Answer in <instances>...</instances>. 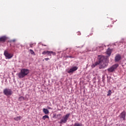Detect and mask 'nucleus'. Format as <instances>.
<instances>
[{"mask_svg":"<svg viewBox=\"0 0 126 126\" xmlns=\"http://www.w3.org/2000/svg\"><path fill=\"white\" fill-rule=\"evenodd\" d=\"M98 63L99 69H104L108 66L109 60L104 56H98Z\"/></svg>","mask_w":126,"mask_h":126,"instance_id":"f257e3e1","label":"nucleus"},{"mask_svg":"<svg viewBox=\"0 0 126 126\" xmlns=\"http://www.w3.org/2000/svg\"><path fill=\"white\" fill-rule=\"evenodd\" d=\"M29 69L26 68H23L21 70L20 72L18 74L19 78L22 79L25 77L26 75L29 74Z\"/></svg>","mask_w":126,"mask_h":126,"instance_id":"f03ea898","label":"nucleus"},{"mask_svg":"<svg viewBox=\"0 0 126 126\" xmlns=\"http://www.w3.org/2000/svg\"><path fill=\"white\" fill-rule=\"evenodd\" d=\"M70 116V113H67L64 116H63V119L61 120L59 124H65L67 122Z\"/></svg>","mask_w":126,"mask_h":126,"instance_id":"7ed1b4c3","label":"nucleus"},{"mask_svg":"<svg viewBox=\"0 0 126 126\" xmlns=\"http://www.w3.org/2000/svg\"><path fill=\"white\" fill-rule=\"evenodd\" d=\"M3 93L6 96H11L12 91L10 89L6 88L3 90Z\"/></svg>","mask_w":126,"mask_h":126,"instance_id":"20e7f679","label":"nucleus"},{"mask_svg":"<svg viewBox=\"0 0 126 126\" xmlns=\"http://www.w3.org/2000/svg\"><path fill=\"white\" fill-rule=\"evenodd\" d=\"M118 66H119L118 64H115L111 66L110 67L108 68L107 69V71L108 72H114L116 69L118 68Z\"/></svg>","mask_w":126,"mask_h":126,"instance_id":"39448f33","label":"nucleus"},{"mask_svg":"<svg viewBox=\"0 0 126 126\" xmlns=\"http://www.w3.org/2000/svg\"><path fill=\"white\" fill-rule=\"evenodd\" d=\"M4 56H5L6 59L9 60L13 57V54L8 53L7 50H5L4 52Z\"/></svg>","mask_w":126,"mask_h":126,"instance_id":"423d86ee","label":"nucleus"},{"mask_svg":"<svg viewBox=\"0 0 126 126\" xmlns=\"http://www.w3.org/2000/svg\"><path fill=\"white\" fill-rule=\"evenodd\" d=\"M77 69H78V67L77 66H73L69 70L67 71L68 73H72L73 72H74V71H76Z\"/></svg>","mask_w":126,"mask_h":126,"instance_id":"0eeeda50","label":"nucleus"},{"mask_svg":"<svg viewBox=\"0 0 126 126\" xmlns=\"http://www.w3.org/2000/svg\"><path fill=\"white\" fill-rule=\"evenodd\" d=\"M121 59H122V56H121V55H117L115 58V62H119V61H121Z\"/></svg>","mask_w":126,"mask_h":126,"instance_id":"6e6552de","label":"nucleus"},{"mask_svg":"<svg viewBox=\"0 0 126 126\" xmlns=\"http://www.w3.org/2000/svg\"><path fill=\"white\" fill-rule=\"evenodd\" d=\"M6 39H7L6 36H2L0 37V42H4L6 40Z\"/></svg>","mask_w":126,"mask_h":126,"instance_id":"1a4fd4ad","label":"nucleus"},{"mask_svg":"<svg viewBox=\"0 0 126 126\" xmlns=\"http://www.w3.org/2000/svg\"><path fill=\"white\" fill-rule=\"evenodd\" d=\"M120 118L125 120L126 118V112H123L121 114Z\"/></svg>","mask_w":126,"mask_h":126,"instance_id":"9d476101","label":"nucleus"},{"mask_svg":"<svg viewBox=\"0 0 126 126\" xmlns=\"http://www.w3.org/2000/svg\"><path fill=\"white\" fill-rule=\"evenodd\" d=\"M47 55H48V56H51L52 55H53V56H56V52L47 51Z\"/></svg>","mask_w":126,"mask_h":126,"instance_id":"9b49d317","label":"nucleus"},{"mask_svg":"<svg viewBox=\"0 0 126 126\" xmlns=\"http://www.w3.org/2000/svg\"><path fill=\"white\" fill-rule=\"evenodd\" d=\"M21 119H22V117H21V116H17L16 117H15L14 118V120L15 121H20V120H21Z\"/></svg>","mask_w":126,"mask_h":126,"instance_id":"f8f14e48","label":"nucleus"},{"mask_svg":"<svg viewBox=\"0 0 126 126\" xmlns=\"http://www.w3.org/2000/svg\"><path fill=\"white\" fill-rule=\"evenodd\" d=\"M98 64H99V61L95 62V63H94L92 65V68H94L95 66H96V65H98Z\"/></svg>","mask_w":126,"mask_h":126,"instance_id":"ddd939ff","label":"nucleus"},{"mask_svg":"<svg viewBox=\"0 0 126 126\" xmlns=\"http://www.w3.org/2000/svg\"><path fill=\"white\" fill-rule=\"evenodd\" d=\"M43 112L46 115H47V114L49 113V110L47 109H46V108H43Z\"/></svg>","mask_w":126,"mask_h":126,"instance_id":"4468645a","label":"nucleus"},{"mask_svg":"<svg viewBox=\"0 0 126 126\" xmlns=\"http://www.w3.org/2000/svg\"><path fill=\"white\" fill-rule=\"evenodd\" d=\"M24 100H25V98H24V97L23 96H19L18 98L19 101H24Z\"/></svg>","mask_w":126,"mask_h":126,"instance_id":"2eb2a0df","label":"nucleus"},{"mask_svg":"<svg viewBox=\"0 0 126 126\" xmlns=\"http://www.w3.org/2000/svg\"><path fill=\"white\" fill-rule=\"evenodd\" d=\"M83 125L81 123H76L74 124V126H83Z\"/></svg>","mask_w":126,"mask_h":126,"instance_id":"dca6fc26","label":"nucleus"},{"mask_svg":"<svg viewBox=\"0 0 126 126\" xmlns=\"http://www.w3.org/2000/svg\"><path fill=\"white\" fill-rule=\"evenodd\" d=\"M106 54L109 56H111V50H110V48L108 49L107 51H106Z\"/></svg>","mask_w":126,"mask_h":126,"instance_id":"f3484780","label":"nucleus"},{"mask_svg":"<svg viewBox=\"0 0 126 126\" xmlns=\"http://www.w3.org/2000/svg\"><path fill=\"white\" fill-rule=\"evenodd\" d=\"M46 119H49V116L45 115L42 117V120H43L44 121H45V120H46Z\"/></svg>","mask_w":126,"mask_h":126,"instance_id":"a211bd4d","label":"nucleus"},{"mask_svg":"<svg viewBox=\"0 0 126 126\" xmlns=\"http://www.w3.org/2000/svg\"><path fill=\"white\" fill-rule=\"evenodd\" d=\"M107 95L108 96H111V94H112V91L109 90L107 92Z\"/></svg>","mask_w":126,"mask_h":126,"instance_id":"6ab92c4d","label":"nucleus"},{"mask_svg":"<svg viewBox=\"0 0 126 126\" xmlns=\"http://www.w3.org/2000/svg\"><path fill=\"white\" fill-rule=\"evenodd\" d=\"M61 116H62V114H57V117H59L58 118V120H61Z\"/></svg>","mask_w":126,"mask_h":126,"instance_id":"aec40b11","label":"nucleus"},{"mask_svg":"<svg viewBox=\"0 0 126 126\" xmlns=\"http://www.w3.org/2000/svg\"><path fill=\"white\" fill-rule=\"evenodd\" d=\"M30 51L31 55H34L35 54V52H34V51H33V50L32 49H30Z\"/></svg>","mask_w":126,"mask_h":126,"instance_id":"412c9836","label":"nucleus"},{"mask_svg":"<svg viewBox=\"0 0 126 126\" xmlns=\"http://www.w3.org/2000/svg\"><path fill=\"white\" fill-rule=\"evenodd\" d=\"M36 44L35 43H31L30 44V46L31 47V48H32V47H33V45H35Z\"/></svg>","mask_w":126,"mask_h":126,"instance_id":"4be33fe9","label":"nucleus"},{"mask_svg":"<svg viewBox=\"0 0 126 126\" xmlns=\"http://www.w3.org/2000/svg\"><path fill=\"white\" fill-rule=\"evenodd\" d=\"M48 51H43L42 52V55H46L47 54Z\"/></svg>","mask_w":126,"mask_h":126,"instance_id":"5701e85b","label":"nucleus"},{"mask_svg":"<svg viewBox=\"0 0 126 126\" xmlns=\"http://www.w3.org/2000/svg\"><path fill=\"white\" fill-rule=\"evenodd\" d=\"M15 41H16V39H14L12 40L11 41V42H15Z\"/></svg>","mask_w":126,"mask_h":126,"instance_id":"b1692460","label":"nucleus"},{"mask_svg":"<svg viewBox=\"0 0 126 126\" xmlns=\"http://www.w3.org/2000/svg\"><path fill=\"white\" fill-rule=\"evenodd\" d=\"M44 60H45V61H49V60H50V59H49V58H45Z\"/></svg>","mask_w":126,"mask_h":126,"instance_id":"393cba45","label":"nucleus"},{"mask_svg":"<svg viewBox=\"0 0 126 126\" xmlns=\"http://www.w3.org/2000/svg\"><path fill=\"white\" fill-rule=\"evenodd\" d=\"M48 109H49V110H52V108H51L50 107H48Z\"/></svg>","mask_w":126,"mask_h":126,"instance_id":"a878e982","label":"nucleus"},{"mask_svg":"<svg viewBox=\"0 0 126 126\" xmlns=\"http://www.w3.org/2000/svg\"><path fill=\"white\" fill-rule=\"evenodd\" d=\"M43 46H46V45H42Z\"/></svg>","mask_w":126,"mask_h":126,"instance_id":"bb28decb","label":"nucleus"},{"mask_svg":"<svg viewBox=\"0 0 126 126\" xmlns=\"http://www.w3.org/2000/svg\"><path fill=\"white\" fill-rule=\"evenodd\" d=\"M82 47H83V45H82V46H81V48H82Z\"/></svg>","mask_w":126,"mask_h":126,"instance_id":"cd10ccee","label":"nucleus"},{"mask_svg":"<svg viewBox=\"0 0 126 126\" xmlns=\"http://www.w3.org/2000/svg\"><path fill=\"white\" fill-rule=\"evenodd\" d=\"M78 48H80V46H79Z\"/></svg>","mask_w":126,"mask_h":126,"instance_id":"c85d7f7f","label":"nucleus"},{"mask_svg":"<svg viewBox=\"0 0 126 126\" xmlns=\"http://www.w3.org/2000/svg\"><path fill=\"white\" fill-rule=\"evenodd\" d=\"M88 51H90V50H88Z\"/></svg>","mask_w":126,"mask_h":126,"instance_id":"c756f323","label":"nucleus"}]
</instances>
